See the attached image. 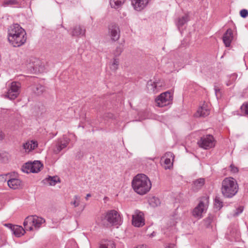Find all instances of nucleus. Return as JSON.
Listing matches in <instances>:
<instances>
[{"instance_id": "ddd939ff", "label": "nucleus", "mask_w": 248, "mask_h": 248, "mask_svg": "<svg viewBox=\"0 0 248 248\" xmlns=\"http://www.w3.org/2000/svg\"><path fill=\"white\" fill-rule=\"evenodd\" d=\"M150 0H132L131 3L135 10L140 11L148 4Z\"/></svg>"}, {"instance_id": "49530a36", "label": "nucleus", "mask_w": 248, "mask_h": 248, "mask_svg": "<svg viewBox=\"0 0 248 248\" xmlns=\"http://www.w3.org/2000/svg\"><path fill=\"white\" fill-rule=\"evenodd\" d=\"M174 245L171 244H169L165 248H174Z\"/></svg>"}, {"instance_id": "423d86ee", "label": "nucleus", "mask_w": 248, "mask_h": 248, "mask_svg": "<svg viewBox=\"0 0 248 248\" xmlns=\"http://www.w3.org/2000/svg\"><path fill=\"white\" fill-rule=\"evenodd\" d=\"M198 144L200 147L207 150L215 146V140L212 135H207L201 138Z\"/></svg>"}, {"instance_id": "ea45409f", "label": "nucleus", "mask_w": 248, "mask_h": 248, "mask_svg": "<svg viewBox=\"0 0 248 248\" xmlns=\"http://www.w3.org/2000/svg\"><path fill=\"white\" fill-rule=\"evenodd\" d=\"M123 51V46L120 45L116 47V50H115V54H116V55L119 56L121 54V53Z\"/></svg>"}, {"instance_id": "37998d69", "label": "nucleus", "mask_w": 248, "mask_h": 248, "mask_svg": "<svg viewBox=\"0 0 248 248\" xmlns=\"http://www.w3.org/2000/svg\"><path fill=\"white\" fill-rule=\"evenodd\" d=\"M4 226L9 228L12 231L13 230V227H14V225H13L12 224H10V223L5 224Z\"/></svg>"}, {"instance_id": "2f4dec72", "label": "nucleus", "mask_w": 248, "mask_h": 248, "mask_svg": "<svg viewBox=\"0 0 248 248\" xmlns=\"http://www.w3.org/2000/svg\"><path fill=\"white\" fill-rule=\"evenodd\" d=\"M18 3L19 2L18 0H5L3 2L2 6L4 7H6L13 5H17Z\"/></svg>"}, {"instance_id": "c9c22d12", "label": "nucleus", "mask_w": 248, "mask_h": 248, "mask_svg": "<svg viewBox=\"0 0 248 248\" xmlns=\"http://www.w3.org/2000/svg\"><path fill=\"white\" fill-rule=\"evenodd\" d=\"M119 64V60L117 59H114L112 64L110 66V68L112 70H116L118 69V65Z\"/></svg>"}, {"instance_id": "412c9836", "label": "nucleus", "mask_w": 248, "mask_h": 248, "mask_svg": "<svg viewBox=\"0 0 248 248\" xmlns=\"http://www.w3.org/2000/svg\"><path fill=\"white\" fill-rule=\"evenodd\" d=\"M12 232L17 237H19L24 235L25 232V231L23 229L22 227L18 225H14V227H13Z\"/></svg>"}, {"instance_id": "cd10ccee", "label": "nucleus", "mask_w": 248, "mask_h": 248, "mask_svg": "<svg viewBox=\"0 0 248 248\" xmlns=\"http://www.w3.org/2000/svg\"><path fill=\"white\" fill-rule=\"evenodd\" d=\"M99 248H115V247L113 241L105 240L102 242Z\"/></svg>"}, {"instance_id": "aec40b11", "label": "nucleus", "mask_w": 248, "mask_h": 248, "mask_svg": "<svg viewBox=\"0 0 248 248\" xmlns=\"http://www.w3.org/2000/svg\"><path fill=\"white\" fill-rule=\"evenodd\" d=\"M34 219L33 216H28L25 219L23 225L27 230L30 231L33 230L34 223Z\"/></svg>"}, {"instance_id": "f3484780", "label": "nucleus", "mask_w": 248, "mask_h": 248, "mask_svg": "<svg viewBox=\"0 0 248 248\" xmlns=\"http://www.w3.org/2000/svg\"><path fill=\"white\" fill-rule=\"evenodd\" d=\"M9 187L13 189H17L22 187V182L20 179L12 178L7 181Z\"/></svg>"}, {"instance_id": "7ed1b4c3", "label": "nucleus", "mask_w": 248, "mask_h": 248, "mask_svg": "<svg viewBox=\"0 0 248 248\" xmlns=\"http://www.w3.org/2000/svg\"><path fill=\"white\" fill-rule=\"evenodd\" d=\"M239 189L237 181L232 177L225 178L222 182L221 192L224 197L231 198L236 194Z\"/></svg>"}, {"instance_id": "f03ea898", "label": "nucleus", "mask_w": 248, "mask_h": 248, "mask_svg": "<svg viewBox=\"0 0 248 248\" xmlns=\"http://www.w3.org/2000/svg\"><path fill=\"white\" fill-rule=\"evenodd\" d=\"M132 186L137 194L143 195L149 191L152 187V184L146 175L138 174L133 178Z\"/></svg>"}, {"instance_id": "dca6fc26", "label": "nucleus", "mask_w": 248, "mask_h": 248, "mask_svg": "<svg viewBox=\"0 0 248 248\" xmlns=\"http://www.w3.org/2000/svg\"><path fill=\"white\" fill-rule=\"evenodd\" d=\"M86 33V30L84 27L80 25L76 26L72 30L71 35L73 36H85Z\"/></svg>"}, {"instance_id": "6ab92c4d", "label": "nucleus", "mask_w": 248, "mask_h": 248, "mask_svg": "<svg viewBox=\"0 0 248 248\" xmlns=\"http://www.w3.org/2000/svg\"><path fill=\"white\" fill-rule=\"evenodd\" d=\"M38 146V142L35 140H30L27 141L23 145V147L25 149L26 152H30L34 150Z\"/></svg>"}, {"instance_id": "c03bdc74", "label": "nucleus", "mask_w": 248, "mask_h": 248, "mask_svg": "<svg viewBox=\"0 0 248 248\" xmlns=\"http://www.w3.org/2000/svg\"><path fill=\"white\" fill-rule=\"evenodd\" d=\"M236 78H237V76L235 74L231 75V77H230L231 80H235Z\"/></svg>"}, {"instance_id": "7c9ffc66", "label": "nucleus", "mask_w": 248, "mask_h": 248, "mask_svg": "<svg viewBox=\"0 0 248 248\" xmlns=\"http://www.w3.org/2000/svg\"><path fill=\"white\" fill-rule=\"evenodd\" d=\"M32 167L31 166V162L26 163L22 168V170L23 172L29 173L30 172L32 173Z\"/></svg>"}, {"instance_id": "79ce46f5", "label": "nucleus", "mask_w": 248, "mask_h": 248, "mask_svg": "<svg viewBox=\"0 0 248 248\" xmlns=\"http://www.w3.org/2000/svg\"><path fill=\"white\" fill-rule=\"evenodd\" d=\"M237 212H236L234 214L235 216H238L239 214L241 213L243 210V207L242 206H240L237 209Z\"/></svg>"}, {"instance_id": "b1692460", "label": "nucleus", "mask_w": 248, "mask_h": 248, "mask_svg": "<svg viewBox=\"0 0 248 248\" xmlns=\"http://www.w3.org/2000/svg\"><path fill=\"white\" fill-rule=\"evenodd\" d=\"M34 217V227L36 229H38L41 226L42 224L45 223V220L42 217H38L36 216H33Z\"/></svg>"}, {"instance_id": "9d476101", "label": "nucleus", "mask_w": 248, "mask_h": 248, "mask_svg": "<svg viewBox=\"0 0 248 248\" xmlns=\"http://www.w3.org/2000/svg\"><path fill=\"white\" fill-rule=\"evenodd\" d=\"M70 142V139L66 136H63L62 139H59L54 149V153L59 154L62 149L67 147Z\"/></svg>"}, {"instance_id": "a18cd8bd", "label": "nucleus", "mask_w": 248, "mask_h": 248, "mask_svg": "<svg viewBox=\"0 0 248 248\" xmlns=\"http://www.w3.org/2000/svg\"><path fill=\"white\" fill-rule=\"evenodd\" d=\"M215 91L216 94L217 96V93L218 92H219L220 90L217 86H215Z\"/></svg>"}, {"instance_id": "39448f33", "label": "nucleus", "mask_w": 248, "mask_h": 248, "mask_svg": "<svg viewBox=\"0 0 248 248\" xmlns=\"http://www.w3.org/2000/svg\"><path fill=\"white\" fill-rule=\"evenodd\" d=\"M21 84L18 82H12L9 87L5 97L11 100H14L20 93Z\"/></svg>"}, {"instance_id": "20e7f679", "label": "nucleus", "mask_w": 248, "mask_h": 248, "mask_svg": "<svg viewBox=\"0 0 248 248\" xmlns=\"http://www.w3.org/2000/svg\"><path fill=\"white\" fill-rule=\"evenodd\" d=\"M104 219L108 223L117 227L120 225L122 222V218L118 212L115 210L108 211L104 217Z\"/></svg>"}, {"instance_id": "393cba45", "label": "nucleus", "mask_w": 248, "mask_h": 248, "mask_svg": "<svg viewBox=\"0 0 248 248\" xmlns=\"http://www.w3.org/2000/svg\"><path fill=\"white\" fill-rule=\"evenodd\" d=\"M32 167V173H37L41 170V169L43 167V164L39 161H34L31 163Z\"/></svg>"}, {"instance_id": "5701e85b", "label": "nucleus", "mask_w": 248, "mask_h": 248, "mask_svg": "<svg viewBox=\"0 0 248 248\" xmlns=\"http://www.w3.org/2000/svg\"><path fill=\"white\" fill-rule=\"evenodd\" d=\"M125 0H110L111 7L114 9H118L124 3Z\"/></svg>"}, {"instance_id": "1a4fd4ad", "label": "nucleus", "mask_w": 248, "mask_h": 248, "mask_svg": "<svg viewBox=\"0 0 248 248\" xmlns=\"http://www.w3.org/2000/svg\"><path fill=\"white\" fill-rule=\"evenodd\" d=\"M142 212L136 210L132 215V224L137 227H142L144 225V219Z\"/></svg>"}, {"instance_id": "c756f323", "label": "nucleus", "mask_w": 248, "mask_h": 248, "mask_svg": "<svg viewBox=\"0 0 248 248\" xmlns=\"http://www.w3.org/2000/svg\"><path fill=\"white\" fill-rule=\"evenodd\" d=\"M150 205L153 207H155L160 204V200L155 197H153L149 201Z\"/></svg>"}, {"instance_id": "3c124183", "label": "nucleus", "mask_w": 248, "mask_h": 248, "mask_svg": "<svg viewBox=\"0 0 248 248\" xmlns=\"http://www.w3.org/2000/svg\"><path fill=\"white\" fill-rule=\"evenodd\" d=\"M231 84V83H227V86H229V85H230Z\"/></svg>"}, {"instance_id": "bb28decb", "label": "nucleus", "mask_w": 248, "mask_h": 248, "mask_svg": "<svg viewBox=\"0 0 248 248\" xmlns=\"http://www.w3.org/2000/svg\"><path fill=\"white\" fill-rule=\"evenodd\" d=\"M46 183L49 184L50 186H55L58 182H60L59 178L57 176H49L45 179Z\"/></svg>"}, {"instance_id": "9b49d317", "label": "nucleus", "mask_w": 248, "mask_h": 248, "mask_svg": "<svg viewBox=\"0 0 248 248\" xmlns=\"http://www.w3.org/2000/svg\"><path fill=\"white\" fill-rule=\"evenodd\" d=\"M174 157L173 154L171 152H167L162 157V160L163 159L164 165V168L167 169H170L172 167L173 160Z\"/></svg>"}, {"instance_id": "58836bf2", "label": "nucleus", "mask_w": 248, "mask_h": 248, "mask_svg": "<svg viewBox=\"0 0 248 248\" xmlns=\"http://www.w3.org/2000/svg\"><path fill=\"white\" fill-rule=\"evenodd\" d=\"M240 15L241 17L245 18L248 16V11L246 9H242L240 12Z\"/></svg>"}, {"instance_id": "72a5a7b5", "label": "nucleus", "mask_w": 248, "mask_h": 248, "mask_svg": "<svg viewBox=\"0 0 248 248\" xmlns=\"http://www.w3.org/2000/svg\"><path fill=\"white\" fill-rule=\"evenodd\" d=\"M240 109L242 113L245 115H248V102L243 103Z\"/></svg>"}, {"instance_id": "4c0bfd02", "label": "nucleus", "mask_w": 248, "mask_h": 248, "mask_svg": "<svg viewBox=\"0 0 248 248\" xmlns=\"http://www.w3.org/2000/svg\"><path fill=\"white\" fill-rule=\"evenodd\" d=\"M230 169L232 173H235L238 171V168L235 166L233 164L230 165Z\"/></svg>"}, {"instance_id": "c85d7f7f", "label": "nucleus", "mask_w": 248, "mask_h": 248, "mask_svg": "<svg viewBox=\"0 0 248 248\" xmlns=\"http://www.w3.org/2000/svg\"><path fill=\"white\" fill-rule=\"evenodd\" d=\"M188 20V16L186 15L179 17L178 19L177 25L178 28L182 27L185 23H186Z\"/></svg>"}, {"instance_id": "de8ad7c7", "label": "nucleus", "mask_w": 248, "mask_h": 248, "mask_svg": "<svg viewBox=\"0 0 248 248\" xmlns=\"http://www.w3.org/2000/svg\"><path fill=\"white\" fill-rule=\"evenodd\" d=\"M30 68L31 69L32 68L33 70H35L36 69V67H35V65L33 64H31V65L30 66Z\"/></svg>"}, {"instance_id": "473e14b6", "label": "nucleus", "mask_w": 248, "mask_h": 248, "mask_svg": "<svg viewBox=\"0 0 248 248\" xmlns=\"http://www.w3.org/2000/svg\"><path fill=\"white\" fill-rule=\"evenodd\" d=\"M74 201L71 202V204L73 205L75 207H77L79 205L80 202V198L78 195H75L74 197Z\"/></svg>"}, {"instance_id": "a19ab883", "label": "nucleus", "mask_w": 248, "mask_h": 248, "mask_svg": "<svg viewBox=\"0 0 248 248\" xmlns=\"http://www.w3.org/2000/svg\"><path fill=\"white\" fill-rule=\"evenodd\" d=\"M83 156V153L81 151H78L76 155V158L77 159H81Z\"/></svg>"}, {"instance_id": "8fccbe9b", "label": "nucleus", "mask_w": 248, "mask_h": 248, "mask_svg": "<svg viewBox=\"0 0 248 248\" xmlns=\"http://www.w3.org/2000/svg\"><path fill=\"white\" fill-rule=\"evenodd\" d=\"M91 196L90 194H88L86 195V199L87 200L89 197H90Z\"/></svg>"}, {"instance_id": "f704fd0d", "label": "nucleus", "mask_w": 248, "mask_h": 248, "mask_svg": "<svg viewBox=\"0 0 248 248\" xmlns=\"http://www.w3.org/2000/svg\"><path fill=\"white\" fill-rule=\"evenodd\" d=\"M213 218H214V216L212 215H210L207 218H206L204 220L205 224L207 227H209L212 221L213 220Z\"/></svg>"}, {"instance_id": "6e6552de", "label": "nucleus", "mask_w": 248, "mask_h": 248, "mask_svg": "<svg viewBox=\"0 0 248 248\" xmlns=\"http://www.w3.org/2000/svg\"><path fill=\"white\" fill-rule=\"evenodd\" d=\"M120 29L118 25L112 23L109 26L108 34L112 41H118L120 37Z\"/></svg>"}, {"instance_id": "f8f14e48", "label": "nucleus", "mask_w": 248, "mask_h": 248, "mask_svg": "<svg viewBox=\"0 0 248 248\" xmlns=\"http://www.w3.org/2000/svg\"><path fill=\"white\" fill-rule=\"evenodd\" d=\"M206 209V205L203 202L201 201L198 205L193 209L192 212L193 216L197 218H202V213Z\"/></svg>"}, {"instance_id": "09e8293b", "label": "nucleus", "mask_w": 248, "mask_h": 248, "mask_svg": "<svg viewBox=\"0 0 248 248\" xmlns=\"http://www.w3.org/2000/svg\"><path fill=\"white\" fill-rule=\"evenodd\" d=\"M4 138V136L3 133L1 131H0V140H2Z\"/></svg>"}, {"instance_id": "4be33fe9", "label": "nucleus", "mask_w": 248, "mask_h": 248, "mask_svg": "<svg viewBox=\"0 0 248 248\" xmlns=\"http://www.w3.org/2000/svg\"><path fill=\"white\" fill-rule=\"evenodd\" d=\"M205 183L204 179L201 178L193 181L192 184V188L194 190H197L203 186Z\"/></svg>"}, {"instance_id": "2eb2a0df", "label": "nucleus", "mask_w": 248, "mask_h": 248, "mask_svg": "<svg viewBox=\"0 0 248 248\" xmlns=\"http://www.w3.org/2000/svg\"><path fill=\"white\" fill-rule=\"evenodd\" d=\"M233 38L232 30L230 29H228L223 36V41L226 47H229L230 46Z\"/></svg>"}, {"instance_id": "a878e982", "label": "nucleus", "mask_w": 248, "mask_h": 248, "mask_svg": "<svg viewBox=\"0 0 248 248\" xmlns=\"http://www.w3.org/2000/svg\"><path fill=\"white\" fill-rule=\"evenodd\" d=\"M33 92L37 95H40L45 91V87L41 84H37L32 87Z\"/></svg>"}, {"instance_id": "f257e3e1", "label": "nucleus", "mask_w": 248, "mask_h": 248, "mask_svg": "<svg viewBox=\"0 0 248 248\" xmlns=\"http://www.w3.org/2000/svg\"><path fill=\"white\" fill-rule=\"evenodd\" d=\"M8 40L15 47L20 46L26 41L25 31L18 24H14L8 29Z\"/></svg>"}, {"instance_id": "a211bd4d", "label": "nucleus", "mask_w": 248, "mask_h": 248, "mask_svg": "<svg viewBox=\"0 0 248 248\" xmlns=\"http://www.w3.org/2000/svg\"><path fill=\"white\" fill-rule=\"evenodd\" d=\"M210 113V110L206 105H203L197 110L195 114L196 117H205L208 116Z\"/></svg>"}, {"instance_id": "4468645a", "label": "nucleus", "mask_w": 248, "mask_h": 248, "mask_svg": "<svg viewBox=\"0 0 248 248\" xmlns=\"http://www.w3.org/2000/svg\"><path fill=\"white\" fill-rule=\"evenodd\" d=\"M162 83L160 81L150 80L147 82V87L149 91L155 93L158 91L159 88L162 87Z\"/></svg>"}, {"instance_id": "e433bc0d", "label": "nucleus", "mask_w": 248, "mask_h": 248, "mask_svg": "<svg viewBox=\"0 0 248 248\" xmlns=\"http://www.w3.org/2000/svg\"><path fill=\"white\" fill-rule=\"evenodd\" d=\"M215 205L216 207V208H218V209H220L222 207L223 203L220 200L219 198H216L215 199Z\"/></svg>"}, {"instance_id": "0eeeda50", "label": "nucleus", "mask_w": 248, "mask_h": 248, "mask_svg": "<svg viewBox=\"0 0 248 248\" xmlns=\"http://www.w3.org/2000/svg\"><path fill=\"white\" fill-rule=\"evenodd\" d=\"M172 96L170 93L166 92L160 94L156 99L155 102L157 106L163 107L171 103Z\"/></svg>"}]
</instances>
